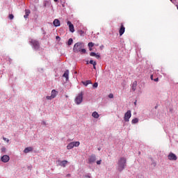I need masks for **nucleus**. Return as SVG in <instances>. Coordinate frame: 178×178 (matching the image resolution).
I'll use <instances>...</instances> for the list:
<instances>
[{"instance_id":"nucleus-1","label":"nucleus","mask_w":178,"mask_h":178,"mask_svg":"<svg viewBox=\"0 0 178 178\" xmlns=\"http://www.w3.org/2000/svg\"><path fill=\"white\" fill-rule=\"evenodd\" d=\"M73 51L75 52V54H86L87 51L86 49H84V43L81 42H76L73 47Z\"/></svg>"},{"instance_id":"nucleus-2","label":"nucleus","mask_w":178,"mask_h":178,"mask_svg":"<svg viewBox=\"0 0 178 178\" xmlns=\"http://www.w3.org/2000/svg\"><path fill=\"white\" fill-rule=\"evenodd\" d=\"M126 158L124 157H121L119 160H118V170H119V172H122V170H123L124 169V168H126Z\"/></svg>"},{"instance_id":"nucleus-3","label":"nucleus","mask_w":178,"mask_h":178,"mask_svg":"<svg viewBox=\"0 0 178 178\" xmlns=\"http://www.w3.org/2000/svg\"><path fill=\"white\" fill-rule=\"evenodd\" d=\"M83 92H81L77 95V96L75 97L74 102L76 105H80L83 102Z\"/></svg>"},{"instance_id":"nucleus-4","label":"nucleus","mask_w":178,"mask_h":178,"mask_svg":"<svg viewBox=\"0 0 178 178\" xmlns=\"http://www.w3.org/2000/svg\"><path fill=\"white\" fill-rule=\"evenodd\" d=\"M80 145V142H71L67 145V149H72V148H74V147H79Z\"/></svg>"},{"instance_id":"nucleus-5","label":"nucleus","mask_w":178,"mask_h":178,"mask_svg":"<svg viewBox=\"0 0 178 178\" xmlns=\"http://www.w3.org/2000/svg\"><path fill=\"white\" fill-rule=\"evenodd\" d=\"M130 118H131V111L128 110L124 116V122H130Z\"/></svg>"},{"instance_id":"nucleus-6","label":"nucleus","mask_w":178,"mask_h":178,"mask_svg":"<svg viewBox=\"0 0 178 178\" xmlns=\"http://www.w3.org/2000/svg\"><path fill=\"white\" fill-rule=\"evenodd\" d=\"M31 44H32L34 49H40V42L35 40H31Z\"/></svg>"},{"instance_id":"nucleus-7","label":"nucleus","mask_w":178,"mask_h":178,"mask_svg":"<svg viewBox=\"0 0 178 178\" xmlns=\"http://www.w3.org/2000/svg\"><path fill=\"white\" fill-rule=\"evenodd\" d=\"M56 95H58V91H56V90H53L51 91V96H47V99H54V98H55L56 97Z\"/></svg>"},{"instance_id":"nucleus-8","label":"nucleus","mask_w":178,"mask_h":178,"mask_svg":"<svg viewBox=\"0 0 178 178\" xmlns=\"http://www.w3.org/2000/svg\"><path fill=\"white\" fill-rule=\"evenodd\" d=\"M168 159L169 161H177V156L174 153L170 152L168 156Z\"/></svg>"},{"instance_id":"nucleus-9","label":"nucleus","mask_w":178,"mask_h":178,"mask_svg":"<svg viewBox=\"0 0 178 178\" xmlns=\"http://www.w3.org/2000/svg\"><path fill=\"white\" fill-rule=\"evenodd\" d=\"M88 163H94V162H95V161H97V157L95 156V154H92L89 156L88 159Z\"/></svg>"},{"instance_id":"nucleus-10","label":"nucleus","mask_w":178,"mask_h":178,"mask_svg":"<svg viewBox=\"0 0 178 178\" xmlns=\"http://www.w3.org/2000/svg\"><path fill=\"white\" fill-rule=\"evenodd\" d=\"M124 31H126V28L123 25V24H120V28L119 30V34L120 36H122V34H124Z\"/></svg>"},{"instance_id":"nucleus-11","label":"nucleus","mask_w":178,"mask_h":178,"mask_svg":"<svg viewBox=\"0 0 178 178\" xmlns=\"http://www.w3.org/2000/svg\"><path fill=\"white\" fill-rule=\"evenodd\" d=\"M67 24L69 26L70 31L71 33H74V26L70 21H68Z\"/></svg>"},{"instance_id":"nucleus-12","label":"nucleus","mask_w":178,"mask_h":178,"mask_svg":"<svg viewBox=\"0 0 178 178\" xmlns=\"http://www.w3.org/2000/svg\"><path fill=\"white\" fill-rule=\"evenodd\" d=\"M10 159V157H9V156H8V155H3V156H1V161L4 163L9 162Z\"/></svg>"},{"instance_id":"nucleus-13","label":"nucleus","mask_w":178,"mask_h":178,"mask_svg":"<svg viewBox=\"0 0 178 178\" xmlns=\"http://www.w3.org/2000/svg\"><path fill=\"white\" fill-rule=\"evenodd\" d=\"M58 165L60 166H62L63 168H65L66 167V165H67V161L66 160H64V161H58Z\"/></svg>"},{"instance_id":"nucleus-14","label":"nucleus","mask_w":178,"mask_h":178,"mask_svg":"<svg viewBox=\"0 0 178 178\" xmlns=\"http://www.w3.org/2000/svg\"><path fill=\"white\" fill-rule=\"evenodd\" d=\"M53 24L55 27H59V26H60V21H59L58 19H56L54 20Z\"/></svg>"},{"instance_id":"nucleus-15","label":"nucleus","mask_w":178,"mask_h":178,"mask_svg":"<svg viewBox=\"0 0 178 178\" xmlns=\"http://www.w3.org/2000/svg\"><path fill=\"white\" fill-rule=\"evenodd\" d=\"M31 151H33V147H29L24 149V154H29V152H31Z\"/></svg>"},{"instance_id":"nucleus-16","label":"nucleus","mask_w":178,"mask_h":178,"mask_svg":"<svg viewBox=\"0 0 178 178\" xmlns=\"http://www.w3.org/2000/svg\"><path fill=\"white\" fill-rule=\"evenodd\" d=\"M63 77H65L66 80H69V70H66L63 75Z\"/></svg>"},{"instance_id":"nucleus-17","label":"nucleus","mask_w":178,"mask_h":178,"mask_svg":"<svg viewBox=\"0 0 178 178\" xmlns=\"http://www.w3.org/2000/svg\"><path fill=\"white\" fill-rule=\"evenodd\" d=\"M30 10H25V15H24V19H27L30 15Z\"/></svg>"},{"instance_id":"nucleus-18","label":"nucleus","mask_w":178,"mask_h":178,"mask_svg":"<svg viewBox=\"0 0 178 178\" xmlns=\"http://www.w3.org/2000/svg\"><path fill=\"white\" fill-rule=\"evenodd\" d=\"M92 118H95V119H98V118H99V114H98L97 113V111H94L92 113Z\"/></svg>"},{"instance_id":"nucleus-19","label":"nucleus","mask_w":178,"mask_h":178,"mask_svg":"<svg viewBox=\"0 0 178 178\" xmlns=\"http://www.w3.org/2000/svg\"><path fill=\"white\" fill-rule=\"evenodd\" d=\"M136 88H137V81H134V83L132 84V90L134 91L136 90Z\"/></svg>"},{"instance_id":"nucleus-20","label":"nucleus","mask_w":178,"mask_h":178,"mask_svg":"<svg viewBox=\"0 0 178 178\" xmlns=\"http://www.w3.org/2000/svg\"><path fill=\"white\" fill-rule=\"evenodd\" d=\"M82 83L83 84V86H86V87H87V86H88V84H91V81L88 80L86 81H82Z\"/></svg>"},{"instance_id":"nucleus-21","label":"nucleus","mask_w":178,"mask_h":178,"mask_svg":"<svg viewBox=\"0 0 178 178\" xmlns=\"http://www.w3.org/2000/svg\"><path fill=\"white\" fill-rule=\"evenodd\" d=\"M131 123H132V124H136V123H138V118H134L131 120Z\"/></svg>"},{"instance_id":"nucleus-22","label":"nucleus","mask_w":178,"mask_h":178,"mask_svg":"<svg viewBox=\"0 0 178 178\" xmlns=\"http://www.w3.org/2000/svg\"><path fill=\"white\" fill-rule=\"evenodd\" d=\"M78 33H79V34L81 36L84 35V31H83V30H79V31H78Z\"/></svg>"},{"instance_id":"nucleus-23","label":"nucleus","mask_w":178,"mask_h":178,"mask_svg":"<svg viewBox=\"0 0 178 178\" xmlns=\"http://www.w3.org/2000/svg\"><path fill=\"white\" fill-rule=\"evenodd\" d=\"M67 44H68V45H72L73 44V39L70 38Z\"/></svg>"},{"instance_id":"nucleus-24","label":"nucleus","mask_w":178,"mask_h":178,"mask_svg":"<svg viewBox=\"0 0 178 178\" xmlns=\"http://www.w3.org/2000/svg\"><path fill=\"white\" fill-rule=\"evenodd\" d=\"M88 46L89 47V48H92V47H94V43H92V42H90L88 44Z\"/></svg>"},{"instance_id":"nucleus-25","label":"nucleus","mask_w":178,"mask_h":178,"mask_svg":"<svg viewBox=\"0 0 178 178\" xmlns=\"http://www.w3.org/2000/svg\"><path fill=\"white\" fill-rule=\"evenodd\" d=\"M14 17H15V16H13V14L9 15V19H10V20H13V18H14Z\"/></svg>"},{"instance_id":"nucleus-26","label":"nucleus","mask_w":178,"mask_h":178,"mask_svg":"<svg viewBox=\"0 0 178 178\" xmlns=\"http://www.w3.org/2000/svg\"><path fill=\"white\" fill-rule=\"evenodd\" d=\"M89 63H90V65H94V64H95V63H97V62H95V61H94V60H90L89 61Z\"/></svg>"},{"instance_id":"nucleus-27","label":"nucleus","mask_w":178,"mask_h":178,"mask_svg":"<svg viewBox=\"0 0 178 178\" xmlns=\"http://www.w3.org/2000/svg\"><path fill=\"white\" fill-rule=\"evenodd\" d=\"M96 53L95 52H91L90 54V56H96Z\"/></svg>"},{"instance_id":"nucleus-28","label":"nucleus","mask_w":178,"mask_h":178,"mask_svg":"<svg viewBox=\"0 0 178 178\" xmlns=\"http://www.w3.org/2000/svg\"><path fill=\"white\" fill-rule=\"evenodd\" d=\"M5 151H6V147H1V152H5Z\"/></svg>"},{"instance_id":"nucleus-29","label":"nucleus","mask_w":178,"mask_h":178,"mask_svg":"<svg viewBox=\"0 0 178 178\" xmlns=\"http://www.w3.org/2000/svg\"><path fill=\"white\" fill-rule=\"evenodd\" d=\"M93 87H94V88H97V87H98V83H95L93 84Z\"/></svg>"},{"instance_id":"nucleus-30","label":"nucleus","mask_w":178,"mask_h":178,"mask_svg":"<svg viewBox=\"0 0 178 178\" xmlns=\"http://www.w3.org/2000/svg\"><path fill=\"white\" fill-rule=\"evenodd\" d=\"M95 58H97V59H99V58H101V56H99V54H96V56H95Z\"/></svg>"},{"instance_id":"nucleus-31","label":"nucleus","mask_w":178,"mask_h":178,"mask_svg":"<svg viewBox=\"0 0 178 178\" xmlns=\"http://www.w3.org/2000/svg\"><path fill=\"white\" fill-rule=\"evenodd\" d=\"M101 162H102V160H99L97 161V165H101Z\"/></svg>"},{"instance_id":"nucleus-32","label":"nucleus","mask_w":178,"mask_h":178,"mask_svg":"<svg viewBox=\"0 0 178 178\" xmlns=\"http://www.w3.org/2000/svg\"><path fill=\"white\" fill-rule=\"evenodd\" d=\"M108 98H113V94H112V93L109 94Z\"/></svg>"},{"instance_id":"nucleus-33","label":"nucleus","mask_w":178,"mask_h":178,"mask_svg":"<svg viewBox=\"0 0 178 178\" xmlns=\"http://www.w3.org/2000/svg\"><path fill=\"white\" fill-rule=\"evenodd\" d=\"M3 140L4 141H6L7 143H9V139L6 138H3Z\"/></svg>"},{"instance_id":"nucleus-34","label":"nucleus","mask_w":178,"mask_h":178,"mask_svg":"<svg viewBox=\"0 0 178 178\" xmlns=\"http://www.w3.org/2000/svg\"><path fill=\"white\" fill-rule=\"evenodd\" d=\"M95 66H97V63H95V64L93 65V69H95V70L97 69Z\"/></svg>"},{"instance_id":"nucleus-35","label":"nucleus","mask_w":178,"mask_h":178,"mask_svg":"<svg viewBox=\"0 0 178 178\" xmlns=\"http://www.w3.org/2000/svg\"><path fill=\"white\" fill-rule=\"evenodd\" d=\"M153 80H154V81H159V78H156V79H154Z\"/></svg>"},{"instance_id":"nucleus-36","label":"nucleus","mask_w":178,"mask_h":178,"mask_svg":"<svg viewBox=\"0 0 178 178\" xmlns=\"http://www.w3.org/2000/svg\"><path fill=\"white\" fill-rule=\"evenodd\" d=\"M56 40H59V41H60V38L59 36H56Z\"/></svg>"},{"instance_id":"nucleus-37","label":"nucleus","mask_w":178,"mask_h":178,"mask_svg":"<svg viewBox=\"0 0 178 178\" xmlns=\"http://www.w3.org/2000/svg\"><path fill=\"white\" fill-rule=\"evenodd\" d=\"M150 79L151 80H154V75H151Z\"/></svg>"},{"instance_id":"nucleus-38","label":"nucleus","mask_w":178,"mask_h":178,"mask_svg":"<svg viewBox=\"0 0 178 178\" xmlns=\"http://www.w3.org/2000/svg\"><path fill=\"white\" fill-rule=\"evenodd\" d=\"M90 51H92V47H89Z\"/></svg>"},{"instance_id":"nucleus-39","label":"nucleus","mask_w":178,"mask_h":178,"mask_svg":"<svg viewBox=\"0 0 178 178\" xmlns=\"http://www.w3.org/2000/svg\"><path fill=\"white\" fill-rule=\"evenodd\" d=\"M138 154H139V155H141V152H138Z\"/></svg>"},{"instance_id":"nucleus-40","label":"nucleus","mask_w":178,"mask_h":178,"mask_svg":"<svg viewBox=\"0 0 178 178\" xmlns=\"http://www.w3.org/2000/svg\"><path fill=\"white\" fill-rule=\"evenodd\" d=\"M54 2H58V0H54Z\"/></svg>"},{"instance_id":"nucleus-41","label":"nucleus","mask_w":178,"mask_h":178,"mask_svg":"<svg viewBox=\"0 0 178 178\" xmlns=\"http://www.w3.org/2000/svg\"><path fill=\"white\" fill-rule=\"evenodd\" d=\"M136 104H137V102H134V104L136 105Z\"/></svg>"},{"instance_id":"nucleus-42","label":"nucleus","mask_w":178,"mask_h":178,"mask_svg":"<svg viewBox=\"0 0 178 178\" xmlns=\"http://www.w3.org/2000/svg\"><path fill=\"white\" fill-rule=\"evenodd\" d=\"M156 108H157V107H156V106H155V109H156Z\"/></svg>"}]
</instances>
